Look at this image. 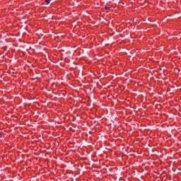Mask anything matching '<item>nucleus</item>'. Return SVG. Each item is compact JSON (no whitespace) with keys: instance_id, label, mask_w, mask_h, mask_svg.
Listing matches in <instances>:
<instances>
[{"instance_id":"f257e3e1","label":"nucleus","mask_w":181,"mask_h":181,"mask_svg":"<svg viewBox=\"0 0 181 181\" xmlns=\"http://www.w3.org/2000/svg\"><path fill=\"white\" fill-rule=\"evenodd\" d=\"M46 4H47V5H49V4H50V0H45Z\"/></svg>"},{"instance_id":"f03ea898","label":"nucleus","mask_w":181,"mask_h":181,"mask_svg":"<svg viewBox=\"0 0 181 181\" xmlns=\"http://www.w3.org/2000/svg\"><path fill=\"white\" fill-rule=\"evenodd\" d=\"M110 6H108V5L105 6V9H110Z\"/></svg>"}]
</instances>
